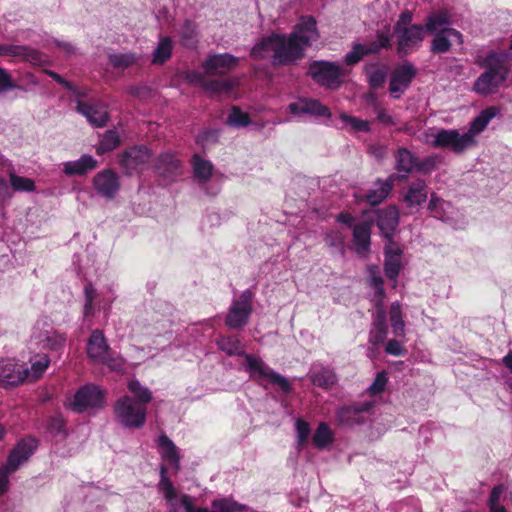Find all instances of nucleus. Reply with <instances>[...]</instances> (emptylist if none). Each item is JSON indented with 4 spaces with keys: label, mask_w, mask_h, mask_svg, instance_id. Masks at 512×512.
Returning <instances> with one entry per match:
<instances>
[{
    "label": "nucleus",
    "mask_w": 512,
    "mask_h": 512,
    "mask_svg": "<svg viewBox=\"0 0 512 512\" xmlns=\"http://www.w3.org/2000/svg\"><path fill=\"white\" fill-rule=\"evenodd\" d=\"M220 134V129H204L198 132L195 143L202 148H206L209 145L217 144L220 139Z\"/></svg>",
    "instance_id": "nucleus-51"
},
{
    "label": "nucleus",
    "mask_w": 512,
    "mask_h": 512,
    "mask_svg": "<svg viewBox=\"0 0 512 512\" xmlns=\"http://www.w3.org/2000/svg\"><path fill=\"white\" fill-rule=\"evenodd\" d=\"M37 448V441L34 438L20 440L10 452L6 464L0 468V495H2L9 482V475L15 472L26 462Z\"/></svg>",
    "instance_id": "nucleus-5"
},
{
    "label": "nucleus",
    "mask_w": 512,
    "mask_h": 512,
    "mask_svg": "<svg viewBox=\"0 0 512 512\" xmlns=\"http://www.w3.org/2000/svg\"><path fill=\"white\" fill-rule=\"evenodd\" d=\"M158 491L162 494L169 509L167 512H181L183 509L185 512L197 510L191 502V498L188 495H179L174 484L167 476V468L162 465L160 467V480L157 485Z\"/></svg>",
    "instance_id": "nucleus-10"
},
{
    "label": "nucleus",
    "mask_w": 512,
    "mask_h": 512,
    "mask_svg": "<svg viewBox=\"0 0 512 512\" xmlns=\"http://www.w3.org/2000/svg\"><path fill=\"white\" fill-rule=\"evenodd\" d=\"M387 332L386 312L381 311L374 316L372 328L369 332V341L373 345H378L385 340Z\"/></svg>",
    "instance_id": "nucleus-37"
},
{
    "label": "nucleus",
    "mask_w": 512,
    "mask_h": 512,
    "mask_svg": "<svg viewBox=\"0 0 512 512\" xmlns=\"http://www.w3.org/2000/svg\"><path fill=\"white\" fill-rule=\"evenodd\" d=\"M366 55H369L366 44L354 42L352 49L344 56V61L349 66L358 64Z\"/></svg>",
    "instance_id": "nucleus-52"
},
{
    "label": "nucleus",
    "mask_w": 512,
    "mask_h": 512,
    "mask_svg": "<svg viewBox=\"0 0 512 512\" xmlns=\"http://www.w3.org/2000/svg\"><path fill=\"white\" fill-rule=\"evenodd\" d=\"M387 71L376 69L368 74V84L372 89H379L383 86L387 78Z\"/></svg>",
    "instance_id": "nucleus-61"
},
{
    "label": "nucleus",
    "mask_w": 512,
    "mask_h": 512,
    "mask_svg": "<svg viewBox=\"0 0 512 512\" xmlns=\"http://www.w3.org/2000/svg\"><path fill=\"white\" fill-rule=\"evenodd\" d=\"M14 88H16L15 81L13 80L11 74L0 66V94L13 91Z\"/></svg>",
    "instance_id": "nucleus-62"
},
{
    "label": "nucleus",
    "mask_w": 512,
    "mask_h": 512,
    "mask_svg": "<svg viewBox=\"0 0 512 512\" xmlns=\"http://www.w3.org/2000/svg\"><path fill=\"white\" fill-rule=\"evenodd\" d=\"M388 195L387 190L375 180L373 187L369 189L365 195L361 196V200H365L370 206L376 207L384 201Z\"/></svg>",
    "instance_id": "nucleus-49"
},
{
    "label": "nucleus",
    "mask_w": 512,
    "mask_h": 512,
    "mask_svg": "<svg viewBox=\"0 0 512 512\" xmlns=\"http://www.w3.org/2000/svg\"><path fill=\"white\" fill-rule=\"evenodd\" d=\"M417 161V156L406 147H399L396 155L395 169L398 172L410 174Z\"/></svg>",
    "instance_id": "nucleus-39"
},
{
    "label": "nucleus",
    "mask_w": 512,
    "mask_h": 512,
    "mask_svg": "<svg viewBox=\"0 0 512 512\" xmlns=\"http://www.w3.org/2000/svg\"><path fill=\"white\" fill-rule=\"evenodd\" d=\"M418 69L411 62L396 67L391 73L389 82V92L394 99H399L402 94L410 87L416 77Z\"/></svg>",
    "instance_id": "nucleus-17"
},
{
    "label": "nucleus",
    "mask_w": 512,
    "mask_h": 512,
    "mask_svg": "<svg viewBox=\"0 0 512 512\" xmlns=\"http://www.w3.org/2000/svg\"><path fill=\"white\" fill-rule=\"evenodd\" d=\"M173 43L169 36H162L152 52V64L163 65L172 56Z\"/></svg>",
    "instance_id": "nucleus-35"
},
{
    "label": "nucleus",
    "mask_w": 512,
    "mask_h": 512,
    "mask_svg": "<svg viewBox=\"0 0 512 512\" xmlns=\"http://www.w3.org/2000/svg\"><path fill=\"white\" fill-rule=\"evenodd\" d=\"M287 112L293 115L309 114L325 118L332 116L330 109L315 98H299L298 101L288 104Z\"/></svg>",
    "instance_id": "nucleus-22"
},
{
    "label": "nucleus",
    "mask_w": 512,
    "mask_h": 512,
    "mask_svg": "<svg viewBox=\"0 0 512 512\" xmlns=\"http://www.w3.org/2000/svg\"><path fill=\"white\" fill-rule=\"evenodd\" d=\"M92 185L99 196L113 199L120 189V179L113 169L106 168L93 177Z\"/></svg>",
    "instance_id": "nucleus-20"
},
{
    "label": "nucleus",
    "mask_w": 512,
    "mask_h": 512,
    "mask_svg": "<svg viewBox=\"0 0 512 512\" xmlns=\"http://www.w3.org/2000/svg\"><path fill=\"white\" fill-rule=\"evenodd\" d=\"M372 401L356 402L339 408L336 412V419L339 425L354 427L365 424L370 417Z\"/></svg>",
    "instance_id": "nucleus-13"
},
{
    "label": "nucleus",
    "mask_w": 512,
    "mask_h": 512,
    "mask_svg": "<svg viewBox=\"0 0 512 512\" xmlns=\"http://www.w3.org/2000/svg\"><path fill=\"white\" fill-rule=\"evenodd\" d=\"M204 72L201 73L198 70H187L184 71L181 76L184 78L189 85H199L203 89V83H206L204 79Z\"/></svg>",
    "instance_id": "nucleus-63"
},
{
    "label": "nucleus",
    "mask_w": 512,
    "mask_h": 512,
    "mask_svg": "<svg viewBox=\"0 0 512 512\" xmlns=\"http://www.w3.org/2000/svg\"><path fill=\"white\" fill-rule=\"evenodd\" d=\"M500 114V109L497 106H489L472 119L470 122V126L467 132H465V136H469L471 134V146L476 144L475 135L483 132L490 121Z\"/></svg>",
    "instance_id": "nucleus-25"
},
{
    "label": "nucleus",
    "mask_w": 512,
    "mask_h": 512,
    "mask_svg": "<svg viewBox=\"0 0 512 512\" xmlns=\"http://www.w3.org/2000/svg\"><path fill=\"white\" fill-rule=\"evenodd\" d=\"M237 84V81L231 78L212 79L203 83V91L212 95L230 93Z\"/></svg>",
    "instance_id": "nucleus-40"
},
{
    "label": "nucleus",
    "mask_w": 512,
    "mask_h": 512,
    "mask_svg": "<svg viewBox=\"0 0 512 512\" xmlns=\"http://www.w3.org/2000/svg\"><path fill=\"white\" fill-rule=\"evenodd\" d=\"M161 457L172 464L176 471L180 469V455L178 448L173 441L166 435L161 434L158 438Z\"/></svg>",
    "instance_id": "nucleus-32"
},
{
    "label": "nucleus",
    "mask_w": 512,
    "mask_h": 512,
    "mask_svg": "<svg viewBox=\"0 0 512 512\" xmlns=\"http://www.w3.org/2000/svg\"><path fill=\"white\" fill-rule=\"evenodd\" d=\"M225 124L234 129H241L254 123L247 112L242 111L239 106H232Z\"/></svg>",
    "instance_id": "nucleus-42"
},
{
    "label": "nucleus",
    "mask_w": 512,
    "mask_h": 512,
    "mask_svg": "<svg viewBox=\"0 0 512 512\" xmlns=\"http://www.w3.org/2000/svg\"><path fill=\"white\" fill-rule=\"evenodd\" d=\"M153 156L146 144H136L126 148L120 155L119 164L126 174L131 175L138 167L147 164Z\"/></svg>",
    "instance_id": "nucleus-16"
},
{
    "label": "nucleus",
    "mask_w": 512,
    "mask_h": 512,
    "mask_svg": "<svg viewBox=\"0 0 512 512\" xmlns=\"http://www.w3.org/2000/svg\"><path fill=\"white\" fill-rule=\"evenodd\" d=\"M152 172L165 183H173L183 174V162L176 152L164 151L155 157Z\"/></svg>",
    "instance_id": "nucleus-11"
},
{
    "label": "nucleus",
    "mask_w": 512,
    "mask_h": 512,
    "mask_svg": "<svg viewBox=\"0 0 512 512\" xmlns=\"http://www.w3.org/2000/svg\"><path fill=\"white\" fill-rule=\"evenodd\" d=\"M425 29L422 24H413L392 34L397 37V53L400 57L408 53L409 48L419 46L425 37Z\"/></svg>",
    "instance_id": "nucleus-21"
},
{
    "label": "nucleus",
    "mask_w": 512,
    "mask_h": 512,
    "mask_svg": "<svg viewBox=\"0 0 512 512\" xmlns=\"http://www.w3.org/2000/svg\"><path fill=\"white\" fill-rule=\"evenodd\" d=\"M342 73L340 65L328 60L312 61L307 72L318 85L328 89H338L343 84Z\"/></svg>",
    "instance_id": "nucleus-7"
},
{
    "label": "nucleus",
    "mask_w": 512,
    "mask_h": 512,
    "mask_svg": "<svg viewBox=\"0 0 512 512\" xmlns=\"http://www.w3.org/2000/svg\"><path fill=\"white\" fill-rule=\"evenodd\" d=\"M32 341L40 349L57 351L63 347L65 337L46 320L39 319L34 325Z\"/></svg>",
    "instance_id": "nucleus-12"
},
{
    "label": "nucleus",
    "mask_w": 512,
    "mask_h": 512,
    "mask_svg": "<svg viewBox=\"0 0 512 512\" xmlns=\"http://www.w3.org/2000/svg\"><path fill=\"white\" fill-rule=\"evenodd\" d=\"M136 60L134 53H110L108 55L109 63L116 69H125L131 66Z\"/></svg>",
    "instance_id": "nucleus-54"
},
{
    "label": "nucleus",
    "mask_w": 512,
    "mask_h": 512,
    "mask_svg": "<svg viewBox=\"0 0 512 512\" xmlns=\"http://www.w3.org/2000/svg\"><path fill=\"white\" fill-rule=\"evenodd\" d=\"M437 158L435 154L428 155L422 160L417 157L414 170L424 175L431 173L436 168Z\"/></svg>",
    "instance_id": "nucleus-57"
},
{
    "label": "nucleus",
    "mask_w": 512,
    "mask_h": 512,
    "mask_svg": "<svg viewBox=\"0 0 512 512\" xmlns=\"http://www.w3.org/2000/svg\"><path fill=\"white\" fill-rule=\"evenodd\" d=\"M114 413L116 421L124 428L139 429L146 422L147 408L125 395L115 402Z\"/></svg>",
    "instance_id": "nucleus-6"
},
{
    "label": "nucleus",
    "mask_w": 512,
    "mask_h": 512,
    "mask_svg": "<svg viewBox=\"0 0 512 512\" xmlns=\"http://www.w3.org/2000/svg\"><path fill=\"white\" fill-rule=\"evenodd\" d=\"M470 140L471 134L466 138L464 133L460 134L456 129H441L435 134L431 144L437 148H448L456 153H462L471 147Z\"/></svg>",
    "instance_id": "nucleus-18"
},
{
    "label": "nucleus",
    "mask_w": 512,
    "mask_h": 512,
    "mask_svg": "<svg viewBox=\"0 0 512 512\" xmlns=\"http://www.w3.org/2000/svg\"><path fill=\"white\" fill-rule=\"evenodd\" d=\"M286 36L288 44L300 50L297 61L301 60L305 56V47L311 46L320 37L316 18L312 15H302Z\"/></svg>",
    "instance_id": "nucleus-4"
},
{
    "label": "nucleus",
    "mask_w": 512,
    "mask_h": 512,
    "mask_svg": "<svg viewBox=\"0 0 512 512\" xmlns=\"http://www.w3.org/2000/svg\"><path fill=\"white\" fill-rule=\"evenodd\" d=\"M193 177L199 182H207L213 174V164L210 160L194 154L191 159Z\"/></svg>",
    "instance_id": "nucleus-34"
},
{
    "label": "nucleus",
    "mask_w": 512,
    "mask_h": 512,
    "mask_svg": "<svg viewBox=\"0 0 512 512\" xmlns=\"http://www.w3.org/2000/svg\"><path fill=\"white\" fill-rule=\"evenodd\" d=\"M333 441V433L325 422H321L313 437L312 443L318 449H324Z\"/></svg>",
    "instance_id": "nucleus-48"
},
{
    "label": "nucleus",
    "mask_w": 512,
    "mask_h": 512,
    "mask_svg": "<svg viewBox=\"0 0 512 512\" xmlns=\"http://www.w3.org/2000/svg\"><path fill=\"white\" fill-rule=\"evenodd\" d=\"M507 52L490 51L483 59V66L486 70L481 73L475 80L473 90L480 95H488L491 93V81L495 75L499 73V69L503 68V63L508 59Z\"/></svg>",
    "instance_id": "nucleus-9"
},
{
    "label": "nucleus",
    "mask_w": 512,
    "mask_h": 512,
    "mask_svg": "<svg viewBox=\"0 0 512 512\" xmlns=\"http://www.w3.org/2000/svg\"><path fill=\"white\" fill-rule=\"evenodd\" d=\"M370 226H353V240L356 253L364 257L370 248Z\"/></svg>",
    "instance_id": "nucleus-36"
},
{
    "label": "nucleus",
    "mask_w": 512,
    "mask_h": 512,
    "mask_svg": "<svg viewBox=\"0 0 512 512\" xmlns=\"http://www.w3.org/2000/svg\"><path fill=\"white\" fill-rule=\"evenodd\" d=\"M0 56L24 57L37 63L41 60L42 53L27 45L0 44Z\"/></svg>",
    "instance_id": "nucleus-30"
},
{
    "label": "nucleus",
    "mask_w": 512,
    "mask_h": 512,
    "mask_svg": "<svg viewBox=\"0 0 512 512\" xmlns=\"http://www.w3.org/2000/svg\"><path fill=\"white\" fill-rule=\"evenodd\" d=\"M295 429L297 432V443L298 447L302 448L304 444L306 443L308 436L310 434V425L308 422L297 419L295 422Z\"/></svg>",
    "instance_id": "nucleus-60"
},
{
    "label": "nucleus",
    "mask_w": 512,
    "mask_h": 512,
    "mask_svg": "<svg viewBox=\"0 0 512 512\" xmlns=\"http://www.w3.org/2000/svg\"><path fill=\"white\" fill-rule=\"evenodd\" d=\"M336 196H322L307 203L305 217L312 221H328L334 219L335 224H353L355 217L351 213L339 210Z\"/></svg>",
    "instance_id": "nucleus-3"
},
{
    "label": "nucleus",
    "mask_w": 512,
    "mask_h": 512,
    "mask_svg": "<svg viewBox=\"0 0 512 512\" xmlns=\"http://www.w3.org/2000/svg\"><path fill=\"white\" fill-rule=\"evenodd\" d=\"M345 236L339 230H333L325 236V242L328 246L342 249Z\"/></svg>",
    "instance_id": "nucleus-64"
},
{
    "label": "nucleus",
    "mask_w": 512,
    "mask_h": 512,
    "mask_svg": "<svg viewBox=\"0 0 512 512\" xmlns=\"http://www.w3.org/2000/svg\"><path fill=\"white\" fill-rule=\"evenodd\" d=\"M393 34L390 33L389 25H386L383 30H378L375 35V40L366 44L369 55L377 54L382 49H390L392 46Z\"/></svg>",
    "instance_id": "nucleus-38"
},
{
    "label": "nucleus",
    "mask_w": 512,
    "mask_h": 512,
    "mask_svg": "<svg viewBox=\"0 0 512 512\" xmlns=\"http://www.w3.org/2000/svg\"><path fill=\"white\" fill-rule=\"evenodd\" d=\"M390 322L393 333L397 337L405 335V322L402 316L401 304L395 301L390 306Z\"/></svg>",
    "instance_id": "nucleus-45"
},
{
    "label": "nucleus",
    "mask_w": 512,
    "mask_h": 512,
    "mask_svg": "<svg viewBox=\"0 0 512 512\" xmlns=\"http://www.w3.org/2000/svg\"><path fill=\"white\" fill-rule=\"evenodd\" d=\"M427 184L423 179H417L415 182L410 184L407 192L402 197V202L406 204L408 208L418 207L427 201Z\"/></svg>",
    "instance_id": "nucleus-29"
},
{
    "label": "nucleus",
    "mask_w": 512,
    "mask_h": 512,
    "mask_svg": "<svg viewBox=\"0 0 512 512\" xmlns=\"http://www.w3.org/2000/svg\"><path fill=\"white\" fill-rule=\"evenodd\" d=\"M430 34L434 36L430 46V51L433 54H442L450 51L452 43L446 29H440L439 32Z\"/></svg>",
    "instance_id": "nucleus-46"
},
{
    "label": "nucleus",
    "mask_w": 512,
    "mask_h": 512,
    "mask_svg": "<svg viewBox=\"0 0 512 512\" xmlns=\"http://www.w3.org/2000/svg\"><path fill=\"white\" fill-rule=\"evenodd\" d=\"M309 378L313 385L323 389H329L337 382V376L333 369L321 367L310 372Z\"/></svg>",
    "instance_id": "nucleus-33"
},
{
    "label": "nucleus",
    "mask_w": 512,
    "mask_h": 512,
    "mask_svg": "<svg viewBox=\"0 0 512 512\" xmlns=\"http://www.w3.org/2000/svg\"><path fill=\"white\" fill-rule=\"evenodd\" d=\"M50 360L47 355L41 356L38 360L31 364V368L29 369V377L35 380L39 378L44 371L47 369Z\"/></svg>",
    "instance_id": "nucleus-59"
},
{
    "label": "nucleus",
    "mask_w": 512,
    "mask_h": 512,
    "mask_svg": "<svg viewBox=\"0 0 512 512\" xmlns=\"http://www.w3.org/2000/svg\"><path fill=\"white\" fill-rule=\"evenodd\" d=\"M10 184L14 191L17 192H34L36 190L35 182L28 177L10 174Z\"/></svg>",
    "instance_id": "nucleus-53"
},
{
    "label": "nucleus",
    "mask_w": 512,
    "mask_h": 512,
    "mask_svg": "<svg viewBox=\"0 0 512 512\" xmlns=\"http://www.w3.org/2000/svg\"><path fill=\"white\" fill-rule=\"evenodd\" d=\"M211 508L216 512H243L248 509V506L236 502L231 497H221L211 502Z\"/></svg>",
    "instance_id": "nucleus-43"
},
{
    "label": "nucleus",
    "mask_w": 512,
    "mask_h": 512,
    "mask_svg": "<svg viewBox=\"0 0 512 512\" xmlns=\"http://www.w3.org/2000/svg\"><path fill=\"white\" fill-rule=\"evenodd\" d=\"M270 51H273L271 65L274 67L295 65L300 55V50L288 44L286 34L273 31L258 39L250 49L249 56L255 60H264Z\"/></svg>",
    "instance_id": "nucleus-2"
},
{
    "label": "nucleus",
    "mask_w": 512,
    "mask_h": 512,
    "mask_svg": "<svg viewBox=\"0 0 512 512\" xmlns=\"http://www.w3.org/2000/svg\"><path fill=\"white\" fill-rule=\"evenodd\" d=\"M453 24L452 14L448 8L442 7L437 11L431 12L426 16V24L424 29L426 32L436 33L440 29L450 28Z\"/></svg>",
    "instance_id": "nucleus-27"
},
{
    "label": "nucleus",
    "mask_w": 512,
    "mask_h": 512,
    "mask_svg": "<svg viewBox=\"0 0 512 512\" xmlns=\"http://www.w3.org/2000/svg\"><path fill=\"white\" fill-rule=\"evenodd\" d=\"M128 389L133 394L132 398L137 404H141L146 407L147 403L152 399L151 391L147 387L142 386L137 379H133L128 382Z\"/></svg>",
    "instance_id": "nucleus-47"
},
{
    "label": "nucleus",
    "mask_w": 512,
    "mask_h": 512,
    "mask_svg": "<svg viewBox=\"0 0 512 512\" xmlns=\"http://www.w3.org/2000/svg\"><path fill=\"white\" fill-rule=\"evenodd\" d=\"M77 112L83 115L87 121L95 128L106 126L109 116L106 111H100L95 106L81 101H76Z\"/></svg>",
    "instance_id": "nucleus-28"
},
{
    "label": "nucleus",
    "mask_w": 512,
    "mask_h": 512,
    "mask_svg": "<svg viewBox=\"0 0 512 512\" xmlns=\"http://www.w3.org/2000/svg\"><path fill=\"white\" fill-rule=\"evenodd\" d=\"M340 121L343 125L333 124V126L339 130L345 129L347 126H350L353 132H364L369 133L371 131L370 123L366 120L351 116L346 112H341L339 115Z\"/></svg>",
    "instance_id": "nucleus-41"
},
{
    "label": "nucleus",
    "mask_w": 512,
    "mask_h": 512,
    "mask_svg": "<svg viewBox=\"0 0 512 512\" xmlns=\"http://www.w3.org/2000/svg\"><path fill=\"white\" fill-rule=\"evenodd\" d=\"M104 403V392L93 384H86L76 391L70 406L73 411L82 413L88 409L102 408Z\"/></svg>",
    "instance_id": "nucleus-14"
},
{
    "label": "nucleus",
    "mask_w": 512,
    "mask_h": 512,
    "mask_svg": "<svg viewBox=\"0 0 512 512\" xmlns=\"http://www.w3.org/2000/svg\"><path fill=\"white\" fill-rule=\"evenodd\" d=\"M180 43L188 49L196 48L199 43V26L191 19H186L179 29Z\"/></svg>",
    "instance_id": "nucleus-31"
},
{
    "label": "nucleus",
    "mask_w": 512,
    "mask_h": 512,
    "mask_svg": "<svg viewBox=\"0 0 512 512\" xmlns=\"http://www.w3.org/2000/svg\"><path fill=\"white\" fill-rule=\"evenodd\" d=\"M216 344L227 356L244 357L246 360L245 368L253 379H267L272 384L277 385L282 392L288 394L291 391L289 381L281 374L271 369L262 359L247 354L238 335H221L216 340Z\"/></svg>",
    "instance_id": "nucleus-1"
},
{
    "label": "nucleus",
    "mask_w": 512,
    "mask_h": 512,
    "mask_svg": "<svg viewBox=\"0 0 512 512\" xmlns=\"http://www.w3.org/2000/svg\"><path fill=\"white\" fill-rule=\"evenodd\" d=\"M88 357L94 362L106 361V356L112 351L108 345L107 339L103 332L95 329L87 341L86 347Z\"/></svg>",
    "instance_id": "nucleus-24"
},
{
    "label": "nucleus",
    "mask_w": 512,
    "mask_h": 512,
    "mask_svg": "<svg viewBox=\"0 0 512 512\" xmlns=\"http://www.w3.org/2000/svg\"><path fill=\"white\" fill-rule=\"evenodd\" d=\"M353 224H399V210L395 204L363 211V219Z\"/></svg>",
    "instance_id": "nucleus-23"
},
{
    "label": "nucleus",
    "mask_w": 512,
    "mask_h": 512,
    "mask_svg": "<svg viewBox=\"0 0 512 512\" xmlns=\"http://www.w3.org/2000/svg\"><path fill=\"white\" fill-rule=\"evenodd\" d=\"M119 144L120 136L118 131L116 129H109L104 133L99 145L96 147V153L102 155L111 152L116 149Z\"/></svg>",
    "instance_id": "nucleus-44"
},
{
    "label": "nucleus",
    "mask_w": 512,
    "mask_h": 512,
    "mask_svg": "<svg viewBox=\"0 0 512 512\" xmlns=\"http://www.w3.org/2000/svg\"><path fill=\"white\" fill-rule=\"evenodd\" d=\"M402 267L401 258L395 256H385L384 259V272L390 280H396L399 276Z\"/></svg>",
    "instance_id": "nucleus-56"
},
{
    "label": "nucleus",
    "mask_w": 512,
    "mask_h": 512,
    "mask_svg": "<svg viewBox=\"0 0 512 512\" xmlns=\"http://www.w3.org/2000/svg\"><path fill=\"white\" fill-rule=\"evenodd\" d=\"M383 234L388 238V243L384 248L385 256H395L397 254V258H401L402 250L401 248L391 240V235L394 233L396 226H378Z\"/></svg>",
    "instance_id": "nucleus-55"
},
{
    "label": "nucleus",
    "mask_w": 512,
    "mask_h": 512,
    "mask_svg": "<svg viewBox=\"0 0 512 512\" xmlns=\"http://www.w3.org/2000/svg\"><path fill=\"white\" fill-rule=\"evenodd\" d=\"M254 294L250 289L243 291L237 299H233L225 317V324L230 329L239 330L245 327L253 312Z\"/></svg>",
    "instance_id": "nucleus-8"
},
{
    "label": "nucleus",
    "mask_w": 512,
    "mask_h": 512,
    "mask_svg": "<svg viewBox=\"0 0 512 512\" xmlns=\"http://www.w3.org/2000/svg\"><path fill=\"white\" fill-rule=\"evenodd\" d=\"M29 378V368L13 358L0 359V386L11 388Z\"/></svg>",
    "instance_id": "nucleus-15"
},
{
    "label": "nucleus",
    "mask_w": 512,
    "mask_h": 512,
    "mask_svg": "<svg viewBox=\"0 0 512 512\" xmlns=\"http://www.w3.org/2000/svg\"><path fill=\"white\" fill-rule=\"evenodd\" d=\"M445 205H448V203L438 197L435 193H432L427 207L430 216L436 220L447 222L448 218L446 217V212L444 209Z\"/></svg>",
    "instance_id": "nucleus-50"
},
{
    "label": "nucleus",
    "mask_w": 512,
    "mask_h": 512,
    "mask_svg": "<svg viewBox=\"0 0 512 512\" xmlns=\"http://www.w3.org/2000/svg\"><path fill=\"white\" fill-rule=\"evenodd\" d=\"M97 160L91 154H83L77 160L63 163V173L67 176H84L88 172L96 169Z\"/></svg>",
    "instance_id": "nucleus-26"
},
{
    "label": "nucleus",
    "mask_w": 512,
    "mask_h": 512,
    "mask_svg": "<svg viewBox=\"0 0 512 512\" xmlns=\"http://www.w3.org/2000/svg\"><path fill=\"white\" fill-rule=\"evenodd\" d=\"M239 64V58L229 52L209 53L202 61L204 74L207 76L223 75Z\"/></svg>",
    "instance_id": "nucleus-19"
},
{
    "label": "nucleus",
    "mask_w": 512,
    "mask_h": 512,
    "mask_svg": "<svg viewBox=\"0 0 512 512\" xmlns=\"http://www.w3.org/2000/svg\"><path fill=\"white\" fill-rule=\"evenodd\" d=\"M45 73L51 77L54 81H56L58 84L62 85L65 89L68 91L74 93L78 97H84L85 95L79 91V89L70 81L65 79L62 75L59 73L53 71V70H46Z\"/></svg>",
    "instance_id": "nucleus-58"
}]
</instances>
